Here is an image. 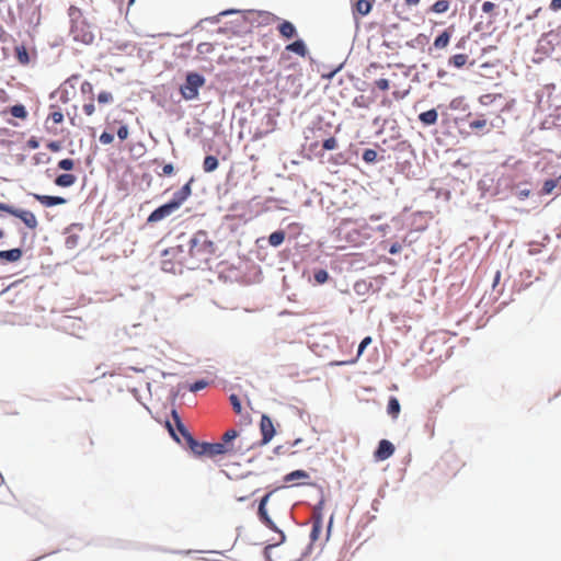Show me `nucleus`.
Masks as SVG:
<instances>
[{"instance_id":"f257e3e1","label":"nucleus","mask_w":561,"mask_h":561,"mask_svg":"<svg viewBox=\"0 0 561 561\" xmlns=\"http://www.w3.org/2000/svg\"><path fill=\"white\" fill-rule=\"evenodd\" d=\"M213 252V242L207 239L204 231L196 232L188 242V255L194 262L188 263L190 268H195L198 263L207 262Z\"/></svg>"},{"instance_id":"f03ea898","label":"nucleus","mask_w":561,"mask_h":561,"mask_svg":"<svg viewBox=\"0 0 561 561\" xmlns=\"http://www.w3.org/2000/svg\"><path fill=\"white\" fill-rule=\"evenodd\" d=\"M162 270L165 272L178 273L181 272L182 266L187 265L188 262L184 255L183 245L171 247L163 252Z\"/></svg>"},{"instance_id":"7ed1b4c3","label":"nucleus","mask_w":561,"mask_h":561,"mask_svg":"<svg viewBox=\"0 0 561 561\" xmlns=\"http://www.w3.org/2000/svg\"><path fill=\"white\" fill-rule=\"evenodd\" d=\"M190 449L196 456H208L214 458L216 456L226 455L232 453L234 449L232 446L218 443H199L195 438H190Z\"/></svg>"},{"instance_id":"20e7f679","label":"nucleus","mask_w":561,"mask_h":561,"mask_svg":"<svg viewBox=\"0 0 561 561\" xmlns=\"http://www.w3.org/2000/svg\"><path fill=\"white\" fill-rule=\"evenodd\" d=\"M205 84V78L197 72H188L185 82L180 87V93L184 100L191 101L198 96L199 89Z\"/></svg>"},{"instance_id":"39448f33","label":"nucleus","mask_w":561,"mask_h":561,"mask_svg":"<svg viewBox=\"0 0 561 561\" xmlns=\"http://www.w3.org/2000/svg\"><path fill=\"white\" fill-rule=\"evenodd\" d=\"M463 466L465 462L461 459L450 454L440 459L437 463V470L440 476L450 479L456 477Z\"/></svg>"},{"instance_id":"423d86ee","label":"nucleus","mask_w":561,"mask_h":561,"mask_svg":"<svg viewBox=\"0 0 561 561\" xmlns=\"http://www.w3.org/2000/svg\"><path fill=\"white\" fill-rule=\"evenodd\" d=\"M0 210L21 219L32 230H35L38 226L36 216L30 210L15 208L4 203H0Z\"/></svg>"},{"instance_id":"0eeeda50","label":"nucleus","mask_w":561,"mask_h":561,"mask_svg":"<svg viewBox=\"0 0 561 561\" xmlns=\"http://www.w3.org/2000/svg\"><path fill=\"white\" fill-rule=\"evenodd\" d=\"M71 34L73 39L83 44H91L94 41V34L84 21L71 24Z\"/></svg>"},{"instance_id":"6e6552de","label":"nucleus","mask_w":561,"mask_h":561,"mask_svg":"<svg viewBox=\"0 0 561 561\" xmlns=\"http://www.w3.org/2000/svg\"><path fill=\"white\" fill-rule=\"evenodd\" d=\"M272 494H273V492H268L261 499L260 504H259V510H257V516H259L260 520L267 528H270L271 530H277L275 523L271 519V517L266 511V504H267L270 497L272 496Z\"/></svg>"},{"instance_id":"1a4fd4ad","label":"nucleus","mask_w":561,"mask_h":561,"mask_svg":"<svg viewBox=\"0 0 561 561\" xmlns=\"http://www.w3.org/2000/svg\"><path fill=\"white\" fill-rule=\"evenodd\" d=\"M193 179H191L185 185H183L169 202L176 210L183 205V203L192 195Z\"/></svg>"},{"instance_id":"9d476101","label":"nucleus","mask_w":561,"mask_h":561,"mask_svg":"<svg viewBox=\"0 0 561 561\" xmlns=\"http://www.w3.org/2000/svg\"><path fill=\"white\" fill-rule=\"evenodd\" d=\"M260 431L262 434V443L267 444L275 435L273 421L270 416L263 414L260 422Z\"/></svg>"},{"instance_id":"9b49d317","label":"nucleus","mask_w":561,"mask_h":561,"mask_svg":"<svg viewBox=\"0 0 561 561\" xmlns=\"http://www.w3.org/2000/svg\"><path fill=\"white\" fill-rule=\"evenodd\" d=\"M175 210L176 209L170 203H167V204L158 207L157 209H154L147 218V222L153 224V222L161 221L162 219L172 215Z\"/></svg>"},{"instance_id":"f8f14e48","label":"nucleus","mask_w":561,"mask_h":561,"mask_svg":"<svg viewBox=\"0 0 561 561\" xmlns=\"http://www.w3.org/2000/svg\"><path fill=\"white\" fill-rule=\"evenodd\" d=\"M394 453V446L391 442L382 439L379 442L378 448L375 451V457L378 460H386L390 458Z\"/></svg>"},{"instance_id":"ddd939ff","label":"nucleus","mask_w":561,"mask_h":561,"mask_svg":"<svg viewBox=\"0 0 561 561\" xmlns=\"http://www.w3.org/2000/svg\"><path fill=\"white\" fill-rule=\"evenodd\" d=\"M364 234L362 231H337L336 236L341 241H346L352 244H358L363 241Z\"/></svg>"},{"instance_id":"4468645a","label":"nucleus","mask_w":561,"mask_h":561,"mask_svg":"<svg viewBox=\"0 0 561 561\" xmlns=\"http://www.w3.org/2000/svg\"><path fill=\"white\" fill-rule=\"evenodd\" d=\"M454 26H449L445 31H443L433 43V46L436 49H444L449 45L451 35H453Z\"/></svg>"},{"instance_id":"2eb2a0df","label":"nucleus","mask_w":561,"mask_h":561,"mask_svg":"<svg viewBox=\"0 0 561 561\" xmlns=\"http://www.w3.org/2000/svg\"><path fill=\"white\" fill-rule=\"evenodd\" d=\"M172 417H173V422H174V425L176 427V431L181 434V436L183 437L185 444L187 445V447H190V438H194L192 436V434L188 432V430L185 427V425L182 423L179 414L176 413V411H172Z\"/></svg>"},{"instance_id":"dca6fc26","label":"nucleus","mask_w":561,"mask_h":561,"mask_svg":"<svg viewBox=\"0 0 561 561\" xmlns=\"http://www.w3.org/2000/svg\"><path fill=\"white\" fill-rule=\"evenodd\" d=\"M34 197L45 207H53V206L62 205L66 203V199L64 197H59V196L35 194Z\"/></svg>"},{"instance_id":"f3484780","label":"nucleus","mask_w":561,"mask_h":561,"mask_svg":"<svg viewBox=\"0 0 561 561\" xmlns=\"http://www.w3.org/2000/svg\"><path fill=\"white\" fill-rule=\"evenodd\" d=\"M76 181V175L70 173H62L55 179V184L60 187H69L72 186Z\"/></svg>"},{"instance_id":"a211bd4d","label":"nucleus","mask_w":561,"mask_h":561,"mask_svg":"<svg viewBox=\"0 0 561 561\" xmlns=\"http://www.w3.org/2000/svg\"><path fill=\"white\" fill-rule=\"evenodd\" d=\"M419 119L424 125H434V124H436V122L438 119V113L435 108H432V110L421 113L419 115Z\"/></svg>"},{"instance_id":"6ab92c4d","label":"nucleus","mask_w":561,"mask_h":561,"mask_svg":"<svg viewBox=\"0 0 561 561\" xmlns=\"http://www.w3.org/2000/svg\"><path fill=\"white\" fill-rule=\"evenodd\" d=\"M22 250L15 248L7 251H0V259L8 262H16L22 257Z\"/></svg>"},{"instance_id":"aec40b11","label":"nucleus","mask_w":561,"mask_h":561,"mask_svg":"<svg viewBox=\"0 0 561 561\" xmlns=\"http://www.w3.org/2000/svg\"><path fill=\"white\" fill-rule=\"evenodd\" d=\"M278 31L285 38H291L296 35V28L289 21H284L278 25Z\"/></svg>"},{"instance_id":"412c9836","label":"nucleus","mask_w":561,"mask_h":561,"mask_svg":"<svg viewBox=\"0 0 561 561\" xmlns=\"http://www.w3.org/2000/svg\"><path fill=\"white\" fill-rule=\"evenodd\" d=\"M450 9V0H436L430 8L435 14L446 13Z\"/></svg>"},{"instance_id":"4be33fe9","label":"nucleus","mask_w":561,"mask_h":561,"mask_svg":"<svg viewBox=\"0 0 561 561\" xmlns=\"http://www.w3.org/2000/svg\"><path fill=\"white\" fill-rule=\"evenodd\" d=\"M286 50L293 51L301 57H305L307 54V47L301 39H298L286 46Z\"/></svg>"},{"instance_id":"5701e85b","label":"nucleus","mask_w":561,"mask_h":561,"mask_svg":"<svg viewBox=\"0 0 561 561\" xmlns=\"http://www.w3.org/2000/svg\"><path fill=\"white\" fill-rule=\"evenodd\" d=\"M371 7L373 4L369 0H357L354 5V10L359 15L365 16L370 12Z\"/></svg>"},{"instance_id":"b1692460","label":"nucleus","mask_w":561,"mask_h":561,"mask_svg":"<svg viewBox=\"0 0 561 561\" xmlns=\"http://www.w3.org/2000/svg\"><path fill=\"white\" fill-rule=\"evenodd\" d=\"M468 58L469 57L466 54H456V55H453L451 57H449L448 65L453 66L457 69H460L467 64Z\"/></svg>"},{"instance_id":"393cba45","label":"nucleus","mask_w":561,"mask_h":561,"mask_svg":"<svg viewBox=\"0 0 561 561\" xmlns=\"http://www.w3.org/2000/svg\"><path fill=\"white\" fill-rule=\"evenodd\" d=\"M401 407L396 397H391L388 401L387 412L392 419H397L400 413Z\"/></svg>"},{"instance_id":"a878e982","label":"nucleus","mask_w":561,"mask_h":561,"mask_svg":"<svg viewBox=\"0 0 561 561\" xmlns=\"http://www.w3.org/2000/svg\"><path fill=\"white\" fill-rule=\"evenodd\" d=\"M219 165L218 159L215 156H206L203 162V169L206 173L214 172Z\"/></svg>"},{"instance_id":"bb28decb","label":"nucleus","mask_w":561,"mask_h":561,"mask_svg":"<svg viewBox=\"0 0 561 561\" xmlns=\"http://www.w3.org/2000/svg\"><path fill=\"white\" fill-rule=\"evenodd\" d=\"M285 240V232L283 230L274 231L268 237V243L272 247L280 245Z\"/></svg>"},{"instance_id":"cd10ccee","label":"nucleus","mask_w":561,"mask_h":561,"mask_svg":"<svg viewBox=\"0 0 561 561\" xmlns=\"http://www.w3.org/2000/svg\"><path fill=\"white\" fill-rule=\"evenodd\" d=\"M559 186V180L556 179H549L543 182L542 188H541V195H549L551 194L554 188Z\"/></svg>"},{"instance_id":"c85d7f7f","label":"nucleus","mask_w":561,"mask_h":561,"mask_svg":"<svg viewBox=\"0 0 561 561\" xmlns=\"http://www.w3.org/2000/svg\"><path fill=\"white\" fill-rule=\"evenodd\" d=\"M10 113L16 118L25 119L27 117V111L22 104L11 106Z\"/></svg>"},{"instance_id":"c756f323","label":"nucleus","mask_w":561,"mask_h":561,"mask_svg":"<svg viewBox=\"0 0 561 561\" xmlns=\"http://www.w3.org/2000/svg\"><path fill=\"white\" fill-rule=\"evenodd\" d=\"M308 478H309V474L305 470H295V471L286 474L284 478V481L291 482L294 480L308 479Z\"/></svg>"},{"instance_id":"7c9ffc66","label":"nucleus","mask_w":561,"mask_h":561,"mask_svg":"<svg viewBox=\"0 0 561 561\" xmlns=\"http://www.w3.org/2000/svg\"><path fill=\"white\" fill-rule=\"evenodd\" d=\"M371 343V337L370 336H366L365 339H363V341L359 343V346H358V351H357V356L355 359H352L350 362H341L339 363L340 365L342 364H354L357 358L363 354L364 350Z\"/></svg>"},{"instance_id":"2f4dec72","label":"nucleus","mask_w":561,"mask_h":561,"mask_svg":"<svg viewBox=\"0 0 561 561\" xmlns=\"http://www.w3.org/2000/svg\"><path fill=\"white\" fill-rule=\"evenodd\" d=\"M68 15L70 16L71 19V24H75V23H80L82 20L81 16H82V12L81 10L76 7V5H70L69 9H68Z\"/></svg>"},{"instance_id":"473e14b6","label":"nucleus","mask_w":561,"mask_h":561,"mask_svg":"<svg viewBox=\"0 0 561 561\" xmlns=\"http://www.w3.org/2000/svg\"><path fill=\"white\" fill-rule=\"evenodd\" d=\"M488 126V121L481 115L477 119H473L469 123V128L471 130H480Z\"/></svg>"},{"instance_id":"72a5a7b5","label":"nucleus","mask_w":561,"mask_h":561,"mask_svg":"<svg viewBox=\"0 0 561 561\" xmlns=\"http://www.w3.org/2000/svg\"><path fill=\"white\" fill-rule=\"evenodd\" d=\"M322 523H323V520L320 517H316V520H313L312 529H311V534H310V537L312 540H316L318 538L319 534L321 533Z\"/></svg>"},{"instance_id":"f704fd0d","label":"nucleus","mask_w":561,"mask_h":561,"mask_svg":"<svg viewBox=\"0 0 561 561\" xmlns=\"http://www.w3.org/2000/svg\"><path fill=\"white\" fill-rule=\"evenodd\" d=\"M497 98H502L501 94L488 93L479 98V103L483 106L492 104Z\"/></svg>"},{"instance_id":"c9c22d12","label":"nucleus","mask_w":561,"mask_h":561,"mask_svg":"<svg viewBox=\"0 0 561 561\" xmlns=\"http://www.w3.org/2000/svg\"><path fill=\"white\" fill-rule=\"evenodd\" d=\"M114 101V96L111 92L108 91H101L99 94H98V102L100 104H110Z\"/></svg>"},{"instance_id":"e433bc0d","label":"nucleus","mask_w":561,"mask_h":561,"mask_svg":"<svg viewBox=\"0 0 561 561\" xmlns=\"http://www.w3.org/2000/svg\"><path fill=\"white\" fill-rule=\"evenodd\" d=\"M378 153L374 149H366L363 152V160L367 163H374L377 161Z\"/></svg>"},{"instance_id":"4c0bfd02","label":"nucleus","mask_w":561,"mask_h":561,"mask_svg":"<svg viewBox=\"0 0 561 561\" xmlns=\"http://www.w3.org/2000/svg\"><path fill=\"white\" fill-rule=\"evenodd\" d=\"M237 436H238V432L236 430H228L222 435L221 442H219L218 444H226V445L231 446L230 445L231 440L234 439Z\"/></svg>"},{"instance_id":"58836bf2","label":"nucleus","mask_w":561,"mask_h":561,"mask_svg":"<svg viewBox=\"0 0 561 561\" xmlns=\"http://www.w3.org/2000/svg\"><path fill=\"white\" fill-rule=\"evenodd\" d=\"M80 92L83 94V95H89L90 98H93L94 99V89H93V85L91 82L89 81H84L82 82L81 87H80Z\"/></svg>"},{"instance_id":"ea45409f","label":"nucleus","mask_w":561,"mask_h":561,"mask_svg":"<svg viewBox=\"0 0 561 561\" xmlns=\"http://www.w3.org/2000/svg\"><path fill=\"white\" fill-rule=\"evenodd\" d=\"M329 274L325 270H318L314 272V280L318 284H323L328 280Z\"/></svg>"},{"instance_id":"a19ab883","label":"nucleus","mask_w":561,"mask_h":561,"mask_svg":"<svg viewBox=\"0 0 561 561\" xmlns=\"http://www.w3.org/2000/svg\"><path fill=\"white\" fill-rule=\"evenodd\" d=\"M75 167V161L72 159L66 158L58 162V168L65 171H70Z\"/></svg>"},{"instance_id":"79ce46f5","label":"nucleus","mask_w":561,"mask_h":561,"mask_svg":"<svg viewBox=\"0 0 561 561\" xmlns=\"http://www.w3.org/2000/svg\"><path fill=\"white\" fill-rule=\"evenodd\" d=\"M229 400H230V403L232 405V409L233 411L237 413V414H240L241 411H242V407H241V402H240V399L238 398V396L236 394H231L229 397Z\"/></svg>"},{"instance_id":"37998d69","label":"nucleus","mask_w":561,"mask_h":561,"mask_svg":"<svg viewBox=\"0 0 561 561\" xmlns=\"http://www.w3.org/2000/svg\"><path fill=\"white\" fill-rule=\"evenodd\" d=\"M16 57L19 61L23 65L28 62V54L24 47L16 48Z\"/></svg>"},{"instance_id":"c03bdc74","label":"nucleus","mask_w":561,"mask_h":561,"mask_svg":"<svg viewBox=\"0 0 561 561\" xmlns=\"http://www.w3.org/2000/svg\"><path fill=\"white\" fill-rule=\"evenodd\" d=\"M82 108L87 116H92L95 113L94 99L90 98V101L85 103Z\"/></svg>"},{"instance_id":"a18cd8bd","label":"nucleus","mask_w":561,"mask_h":561,"mask_svg":"<svg viewBox=\"0 0 561 561\" xmlns=\"http://www.w3.org/2000/svg\"><path fill=\"white\" fill-rule=\"evenodd\" d=\"M324 150H334L337 148V141L334 137L325 139L322 144Z\"/></svg>"},{"instance_id":"49530a36","label":"nucleus","mask_w":561,"mask_h":561,"mask_svg":"<svg viewBox=\"0 0 561 561\" xmlns=\"http://www.w3.org/2000/svg\"><path fill=\"white\" fill-rule=\"evenodd\" d=\"M48 118L51 119L55 124H60L64 121V114L61 111H53L49 113Z\"/></svg>"},{"instance_id":"de8ad7c7","label":"nucleus","mask_w":561,"mask_h":561,"mask_svg":"<svg viewBox=\"0 0 561 561\" xmlns=\"http://www.w3.org/2000/svg\"><path fill=\"white\" fill-rule=\"evenodd\" d=\"M129 136L128 126L126 124H121L119 128L117 129V137L121 140L127 139Z\"/></svg>"},{"instance_id":"09e8293b","label":"nucleus","mask_w":561,"mask_h":561,"mask_svg":"<svg viewBox=\"0 0 561 561\" xmlns=\"http://www.w3.org/2000/svg\"><path fill=\"white\" fill-rule=\"evenodd\" d=\"M100 142L103 144V145H110L114 141V135L111 134V133H107V131H103L101 135H100Z\"/></svg>"},{"instance_id":"8fccbe9b","label":"nucleus","mask_w":561,"mask_h":561,"mask_svg":"<svg viewBox=\"0 0 561 561\" xmlns=\"http://www.w3.org/2000/svg\"><path fill=\"white\" fill-rule=\"evenodd\" d=\"M496 5L495 3L491 2V1H484L481 9H482V12L486 13V14H492L495 10Z\"/></svg>"},{"instance_id":"3c124183","label":"nucleus","mask_w":561,"mask_h":561,"mask_svg":"<svg viewBox=\"0 0 561 561\" xmlns=\"http://www.w3.org/2000/svg\"><path fill=\"white\" fill-rule=\"evenodd\" d=\"M375 85L381 91H387L390 87L389 81L385 78L376 80Z\"/></svg>"},{"instance_id":"603ef678","label":"nucleus","mask_w":561,"mask_h":561,"mask_svg":"<svg viewBox=\"0 0 561 561\" xmlns=\"http://www.w3.org/2000/svg\"><path fill=\"white\" fill-rule=\"evenodd\" d=\"M79 237L76 234L68 236L66 238V247L69 249L75 248L78 244Z\"/></svg>"},{"instance_id":"864d4df0","label":"nucleus","mask_w":561,"mask_h":561,"mask_svg":"<svg viewBox=\"0 0 561 561\" xmlns=\"http://www.w3.org/2000/svg\"><path fill=\"white\" fill-rule=\"evenodd\" d=\"M207 385H208L207 381L198 380L190 387V390L193 392H196V391L204 389Z\"/></svg>"},{"instance_id":"5fc2aeb1","label":"nucleus","mask_w":561,"mask_h":561,"mask_svg":"<svg viewBox=\"0 0 561 561\" xmlns=\"http://www.w3.org/2000/svg\"><path fill=\"white\" fill-rule=\"evenodd\" d=\"M47 148L53 152H58L61 150V142L60 141H49L47 144Z\"/></svg>"},{"instance_id":"6e6d98bb","label":"nucleus","mask_w":561,"mask_h":561,"mask_svg":"<svg viewBox=\"0 0 561 561\" xmlns=\"http://www.w3.org/2000/svg\"><path fill=\"white\" fill-rule=\"evenodd\" d=\"M174 172V167L173 164L171 163H168V164H164L163 168H162V173H160L159 175H167V176H170L172 175Z\"/></svg>"},{"instance_id":"4d7b16f0","label":"nucleus","mask_w":561,"mask_h":561,"mask_svg":"<svg viewBox=\"0 0 561 561\" xmlns=\"http://www.w3.org/2000/svg\"><path fill=\"white\" fill-rule=\"evenodd\" d=\"M322 505L323 502L321 501L314 508L312 513V518L316 520V517H320L322 519Z\"/></svg>"},{"instance_id":"13d9d810","label":"nucleus","mask_w":561,"mask_h":561,"mask_svg":"<svg viewBox=\"0 0 561 561\" xmlns=\"http://www.w3.org/2000/svg\"><path fill=\"white\" fill-rule=\"evenodd\" d=\"M27 148L37 149L39 147V142L36 137H31L26 142Z\"/></svg>"},{"instance_id":"bf43d9fd","label":"nucleus","mask_w":561,"mask_h":561,"mask_svg":"<svg viewBox=\"0 0 561 561\" xmlns=\"http://www.w3.org/2000/svg\"><path fill=\"white\" fill-rule=\"evenodd\" d=\"M549 8L552 11L561 10V0H551Z\"/></svg>"},{"instance_id":"052dcab7","label":"nucleus","mask_w":561,"mask_h":561,"mask_svg":"<svg viewBox=\"0 0 561 561\" xmlns=\"http://www.w3.org/2000/svg\"><path fill=\"white\" fill-rule=\"evenodd\" d=\"M167 425H168V428H169V431H170V434L173 436V438H174L176 442H179V443H180L181 440H180L179 436L175 434V431H174V428H173L172 423L168 422V423H167Z\"/></svg>"},{"instance_id":"680f3d73","label":"nucleus","mask_w":561,"mask_h":561,"mask_svg":"<svg viewBox=\"0 0 561 561\" xmlns=\"http://www.w3.org/2000/svg\"><path fill=\"white\" fill-rule=\"evenodd\" d=\"M210 48V45L207 43H202L198 45L197 49L199 53L208 51Z\"/></svg>"},{"instance_id":"e2e57ef3","label":"nucleus","mask_w":561,"mask_h":561,"mask_svg":"<svg viewBox=\"0 0 561 561\" xmlns=\"http://www.w3.org/2000/svg\"><path fill=\"white\" fill-rule=\"evenodd\" d=\"M210 48V45L207 43H202L198 45L197 49L199 53L208 51Z\"/></svg>"},{"instance_id":"0e129e2a","label":"nucleus","mask_w":561,"mask_h":561,"mask_svg":"<svg viewBox=\"0 0 561 561\" xmlns=\"http://www.w3.org/2000/svg\"><path fill=\"white\" fill-rule=\"evenodd\" d=\"M421 0H404L405 4L409 7H414L420 3Z\"/></svg>"},{"instance_id":"69168bd1","label":"nucleus","mask_w":561,"mask_h":561,"mask_svg":"<svg viewBox=\"0 0 561 561\" xmlns=\"http://www.w3.org/2000/svg\"><path fill=\"white\" fill-rule=\"evenodd\" d=\"M399 249H400V245H399V244H393V245L390 248V251H389V252H390L391 254H394V253H397V252L399 251Z\"/></svg>"},{"instance_id":"338daca9","label":"nucleus","mask_w":561,"mask_h":561,"mask_svg":"<svg viewBox=\"0 0 561 561\" xmlns=\"http://www.w3.org/2000/svg\"><path fill=\"white\" fill-rule=\"evenodd\" d=\"M529 191L528 190H524V191H520L519 192V197L520 198H525V197H528L529 196Z\"/></svg>"},{"instance_id":"774afa93","label":"nucleus","mask_w":561,"mask_h":561,"mask_svg":"<svg viewBox=\"0 0 561 561\" xmlns=\"http://www.w3.org/2000/svg\"><path fill=\"white\" fill-rule=\"evenodd\" d=\"M5 237V232L2 228H0V245L2 244V240L4 239Z\"/></svg>"}]
</instances>
